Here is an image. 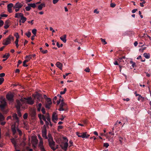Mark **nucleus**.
Masks as SVG:
<instances>
[{
    "mask_svg": "<svg viewBox=\"0 0 151 151\" xmlns=\"http://www.w3.org/2000/svg\"><path fill=\"white\" fill-rule=\"evenodd\" d=\"M57 99V97L56 96H55L54 97L52 101H53V103L54 104H55L56 103L55 101Z\"/></svg>",
    "mask_w": 151,
    "mask_h": 151,
    "instance_id": "c03bdc74",
    "label": "nucleus"
},
{
    "mask_svg": "<svg viewBox=\"0 0 151 151\" xmlns=\"http://www.w3.org/2000/svg\"><path fill=\"white\" fill-rule=\"evenodd\" d=\"M8 11L9 13H12V8H7Z\"/></svg>",
    "mask_w": 151,
    "mask_h": 151,
    "instance_id": "e2e57ef3",
    "label": "nucleus"
},
{
    "mask_svg": "<svg viewBox=\"0 0 151 151\" xmlns=\"http://www.w3.org/2000/svg\"><path fill=\"white\" fill-rule=\"evenodd\" d=\"M5 76V74L4 73H2L0 74V77L2 78L4 76Z\"/></svg>",
    "mask_w": 151,
    "mask_h": 151,
    "instance_id": "680f3d73",
    "label": "nucleus"
},
{
    "mask_svg": "<svg viewBox=\"0 0 151 151\" xmlns=\"http://www.w3.org/2000/svg\"><path fill=\"white\" fill-rule=\"evenodd\" d=\"M32 55H27L26 57H25V58H28V60H29H29L32 58Z\"/></svg>",
    "mask_w": 151,
    "mask_h": 151,
    "instance_id": "c9c22d12",
    "label": "nucleus"
},
{
    "mask_svg": "<svg viewBox=\"0 0 151 151\" xmlns=\"http://www.w3.org/2000/svg\"><path fill=\"white\" fill-rule=\"evenodd\" d=\"M40 51L43 53V54H46L47 53V50H43V49L42 47H40Z\"/></svg>",
    "mask_w": 151,
    "mask_h": 151,
    "instance_id": "c85d7f7f",
    "label": "nucleus"
},
{
    "mask_svg": "<svg viewBox=\"0 0 151 151\" xmlns=\"http://www.w3.org/2000/svg\"><path fill=\"white\" fill-rule=\"evenodd\" d=\"M100 39L101 40V41L104 45H105L107 43V42L106 41L105 39H103L102 38H101Z\"/></svg>",
    "mask_w": 151,
    "mask_h": 151,
    "instance_id": "e433bc0d",
    "label": "nucleus"
},
{
    "mask_svg": "<svg viewBox=\"0 0 151 151\" xmlns=\"http://www.w3.org/2000/svg\"><path fill=\"white\" fill-rule=\"evenodd\" d=\"M59 110L60 111H66L67 109L65 108H63V107H60V108L59 109Z\"/></svg>",
    "mask_w": 151,
    "mask_h": 151,
    "instance_id": "79ce46f5",
    "label": "nucleus"
},
{
    "mask_svg": "<svg viewBox=\"0 0 151 151\" xmlns=\"http://www.w3.org/2000/svg\"><path fill=\"white\" fill-rule=\"evenodd\" d=\"M28 117V114L25 113L23 115V117L24 119H27Z\"/></svg>",
    "mask_w": 151,
    "mask_h": 151,
    "instance_id": "58836bf2",
    "label": "nucleus"
},
{
    "mask_svg": "<svg viewBox=\"0 0 151 151\" xmlns=\"http://www.w3.org/2000/svg\"><path fill=\"white\" fill-rule=\"evenodd\" d=\"M62 149L64 151H66L67 147L68 146V143L67 142H66L63 144V146H60Z\"/></svg>",
    "mask_w": 151,
    "mask_h": 151,
    "instance_id": "9b49d317",
    "label": "nucleus"
},
{
    "mask_svg": "<svg viewBox=\"0 0 151 151\" xmlns=\"http://www.w3.org/2000/svg\"><path fill=\"white\" fill-rule=\"evenodd\" d=\"M4 119V117L3 115L0 113V122H1L0 124L2 125H4L6 124V122H3L2 121Z\"/></svg>",
    "mask_w": 151,
    "mask_h": 151,
    "instance_id": "6e6552de",
    "label": "nucleus"
},
{
    "mask_svg": "<svg viewBox=\"0 0 151 151\" xmlns=\"http://www.w3.org/2000/svg\"><path fill=\"white\" fill-rule=\"evenodd\" d=\"M17 105L16 107L17 109L19 110L20 109V107L22 106L23 104V100L21 99L20 100H16Z\"/></svg>",
    "mask_w": 151,
    "mask_h": 151,
    "instance_id": "39448f33",
    "label": "nucleus"
},
{
    "mask_svg": "<svg viewBox=\"0 0 151 151\" xmlns=\"http://www.w3.org/2000/svg\"><path fill=\"white\" fill-rule=\"evenodd\" d=\"M130 63L131 64H132V66L134 68L135 65V63L132 61H130Z\"/></svg>",
    "mask_w": 151,
    "mask_h": 151,
    "instance_id": "a18cd8bd",
    "label": "nucleus"
},
{
    "mask_svg": "<svg viewBox=\"0 0 151 151\" xmlns=\"http://www.w3.org/2000/svg\"><path fill=\"white\" fill-rule=\"evenodd\" d=\"M14 96L12 94H8L6 95V98L7 99L10 101L13 102Z\"/></svg>",
    "mask_w": 151,
    "mask_h": 151,
    "instance_id": "423d86ee",
    "label": "nucleus"
},
{
    "mask_svg": "<svg viewBox=\"0 0 151 151\" xmlns=\"http://www.w3.org/2000/svg\"><path fill=\"white\" fill-rule=\"evenodd\" d=\"M35 97L39 101H40L41 99H43L42 95L39 93H37L36 94Z\"/></svg>",
    "mask_w": 151,
    "mask_h": 151,
    "instance_id": "f8f14e48",
    "label": "nucleus"
},
{
    "mask_svg": "<svg viewBox=\"0 0 151 151\" xmlns=\"http://www.w3.org/2000/svg\"><path fill=\"white\" fill-rule=\"evenodd\" d=\"M10 23V22L9 20H6L5 21L4 24V28L5 29H7L9 27V25Z\"/></svg>",
    "mask_w": 151,
    "mask_h": 151,
    "instance_id": "2eb2a0df",
    "label": "nucleus"
},
{
    "mask_svg": "<svg viewBox=\"0 0 151 151\" xmlns=\"http://www.w3.org/2000/svg\"><path fill=\"white\" fill-rule=\"evenodd\" d=\"M11 141L12 143L14 145L15 148H16V142L15 140L14 139H11Z\"/></svg>",
    "mask_w": 151,
    "mask_h": 151,
    "instance_id": "c756f323",
    "label": "nucleus"
},
{
    "mask_svg": "<svg viewBox=\"0 0 151 151\" xmlns=\"http://www.w3.org/2000/svg\"><path fill=\"white\" fill-rule=\"evenodd\" d=\"M26 20H27L26 18L24 17L23 16L21 18V20L20 21V22H21L22 23H24L26 21Z\"/></svg>",
    "mask_w": 151,
    "mask_h": 151,
    "instance_id": "b1692460",
    "label": "nucleus"
},
{
    "mask_svg": "<svg viewBox=\"0 0 151 151\" xmlns=\"http://www.w3.org/2000/svg\"><path fill=\"white\" fill-rule=\"evenodd\" d=\"M58 119L57 115H56L55 112H53L52 116V120L55 123H56V122H55V120L57 121Z\"/></svg>",
    "mask_w": 151,
    "mask_h": 151,
    "instance_id": "1a4fd4ad",
    "label": "nucleus"
},
{
    "mask_svg": "<svg viewBox=\"0 0 151 151\" xmlns=\"http://www.w3.org/2000/svg\"><path fill=\"white\" fill-rule=\"evenodd\" d=\"M11 39L14 40V37H12V35H10L6 39L5 42L3 43V44L4 45H6L10 44L11 42Z\"/></svg>",
    "mask_w": 151,
    "mask_h": 151,
    "instance_id": "f03ea898",
    "label": "nucleus"
},
{
    "mask_svg": "<svg viewBox=\"0 0 151 151\" xmlns=\"http://www.w3.org/2000/svg\"><path fill=\"white\" fill-rule=\"evenodd\" d=\"M28 6H29L30 7L33 8H35L36 7V5L35 3H30L28 4Z\"/></svg>",
    "mask_w": 151,
    "mask_h": 151,
    "instance_id": "a878e982",
    "label": "nucleus"
},
{
    "mask_svg": "<svg viewBox=\"0 0 151 151\" xmlns=\"http://www.w3.org/2000/svg\"><path fill=\"white\" fill-rule=\"evenodd\" d=\"M48 140H49L50 139H53V137H52L50 133L48 134Z\"/></svg>",
    "mask_w": 151,
    "mask_h": 151,
    "instance_id": "473e14b6",
    "label": "nucleus"
},
{
    "mask_svg": "<svg viewBox=\"0 0 151 151\" xmlns=\"http://www.w3.org/2000/svg\"><path fill=\"white\" fill-rule=\"evenodd\" d=\"M59 0H53V3L54 4L57 3Z\"/></svg>",
    "mask_w": 151,
    "mask_h": 151,
    "instance_id": "69168bd1",
    "label": "nucleus"
},
{
    "mask_svg": "<svg viewBox=\"0 0 151 151\" xmlns=\"http://www.w3.org/2000/svg\"><path fill=\"white\" fill-rule=\"evenodd\" d=\"M38 142V140L36 138L32 139V143L34 147H35L36 146Z\"/></svg>",
    "mask_w": 151,
    "mask_h": 151,
    "instance_id": "ddd939ff",
    "label": "nucleus"
},
{
    "mask_svg": "<svg viewBox=\"0 0 151 151\" xmlns=\"http://www.w3.org/2000/svg\"><path fill=\"white\" fill-rule=\"evenodd\" d=\"M62 100L61 99H60L58 100L57 101V104H59L60 103V101H61Z\"/></svg>",
    "mask_w": 151,
    "mask_h": 151,
    "instance_id": "338daca9",
    "label": "nucleus"
},
{
    "mask_svg": "<svg viewBox=\"0 0 151 151\" xmlns=\"http://www.w3.org/2000/svg\"><path fill=\"white\" fill-rule=\"evenodd\" d=\"M10 56V54L9 53H6V54L4 55L3 58H6V59H8Z\"/></svg>",
    "mask_w": 151,
    "mask_h": 151,
    "instance_id": "7c9ffc66",
    "label": "nucleus"
},
{
    "mask_svg": "<svg viewBox=\"0 0 151 151\" xmlns=\"http://www.w3.org/2000/svg\"><path fill=\"white\" fill-rule=\"evenodd\" d=\"M41 111L42 112V113L45 114V109L44 108H42L41 109Z\"/></svg>",
    "mask_w": 151,
    "mask_h": 151,
    "instance_id": "5fc2aeb1",
    "label": "nucleus"
},
{
    "mask_svg": "<svg viewBox=\"0 0 151 151\" xmlns=\"http://www.w3.org/2000/svg\"><path fill=\"white\" fill-rule=\"evenodd\" d=\"M42 142L40 141L39 147L41 151H46L42 145Z\"/></svg>",
    "mask_w": 151,
    "mask_h": 151,
    "instance_id": "dca6fc26",
    "label": "nucleus"
},
{
    "mask_svg": "<svg viewBox=\"0 0 151 151\" xmlns=\"http://www.w3.org/2000/svg\"><path fill=\"white\" fill-rule=\"evenodd\" d=\"M48 142L49 147L53 151H55V149L54 148V146H55V142L53 139H50L49 140H48Z\"/></svg>",
    "mask_w": 151,
    "mask_h": 151,
    "instance_id": "f257e3e1",
    "label": "nucleus"
},
{
    "mask_svg": "<svg viewBox=\"0 0 151 151\" xmlns=\"http://www.w3.org/2000/svg\"><path fill=\"white\" fill-rule=\"evenodd\" d=\"M84 71L86 72H90V69L88 68H86L84 70Z\"/></svg>",
    "mask_w": 151,
    "mask_h": 151,
    "instance_id": "4d7b16f0",
    "label": "nucleus"
},
{
    "mask_svg": "<svg viewBox=\"0 0 151 151\" xmlns=\"http://www.w3.org/2000/svg\"><path fill=\"white\" fill-rule=\"evenodd\" d=\"M42 137L45 139H47L48 137L47 136V129L45 125L43 126V129L42 131Z\"/></svg>",
    "mask_w": 151,
    "mask_h": 151,
    "instance_id": "7ed1b4c3",
    "label": "nucleus"
},
{
    "mask_svg": "<svg viewBox=\"0 0 151 151\" xmlns=\"http://www.w3.org/2000/svg\"><path fill=\"white\" fill-rule=\"evenodd\" d=\"M42 119L44 121H46V118L45 117V116L43 115H42Z\"/></svg>",
    "mask_w": 151,
    "mask_h": 151,
    "instance_id": "13d9d810",
    "label": "nucleus"
},
{
    "mask_svg": "<svg viewBox=\"0 0 151 151\" xmlns=\"http://www.w3.org/2000/svg\"><path fill=\"white\" fill-rule=\"evenodd\" d=\"M12 131L13 135H15L16 133V127L15 126H12Z\"/></svg>",
    "mask_w": 151,
    "mask_h": 151,
    "instance_id": "a211bd4d",
    "label": "nucleus"
},
{
    "mask_svg": "<svg viewBox=\"0 0 151 151\" xmlns=\"http://www.w3.org/2000/svg\"><path fill=\"white\" fill-rule=\"evenodd\" d=\"M86 133H83V134H81L80 136H78V137H81L82 138H86Z\"/></svg>",
    "mask_w": 151,
    "mask_h": 151,
    "instance_id": "2f4dec72",
    "label": "nucleus"
},
{
    "mask_svg": "<svg viewBox=\"0 0 151 151\" xmlns=\"http://www.w3.org/2000/svg\"><path fill=\"white\" fill-rule=\"evenodd\" d=\"M22 63V61L20 60H19L18 62V64L17 65V67H18L19 65Z\"/></svg>",
    "mask_w": 151,
    "mask_h": 151,
    "instance_id": "bf43d9fd",
    "label": "nucleus"
},
{
    "mask_svg": "<svg viewBox=\"0 0 151 151\" xmlns=\"http://www.w3.org/2000/svg\"><path fill=\"white\" fill-rule=\"evenodd\" d=\"M13 117L14 119H15L17 122L19 121V118L17 116V115L16 114H13Z\"/></svg>",
    "mask_w": 151,
    "mask_h": 151,
    "instance_id": "5701e85b",
    "label": "nucleus"
},
{
    "mask_svg": "<svg viewBox=\"0 0 151 151\" xmlns=\"http://www.w3.org/2000/svg\"><path fill=\"white\" fill-rule=\"evenodd\" d=\"M17 131L18 132L20 136H21L22 134V132L19 129V128H17Z\"/></svg>",
    "mask_w": 151,
    "mask_h": 151,
    "instance_id": "ea45409f",
    "label": "nucleus"
},
{
    "mask_svg": "<svg viewBox=\"0 0 151 151\" xmlns=\"http://www.w3.org/2000/svg\"><path fill=\"white\" fill-rule=\"evenodd\" d=\"M6 105V103L4 100H2L1 101L0 104V108L3 110L4 109Z\"/></svg>",
    "mask_w": 151,
    "mask_h": 151,
    "instance_id": "0eeeda50",
    "label": "nucleus"
},
{
    "mask_svg": "<svg viewBox=\"0 0 151 151\" xmlns=\"http://www.w3.org/2000/svg\"><path fill=\"white\" fill-rule=\"evenodd\" d=\"M45 3H42L38 6V8L39 10H42V8L43 7H45Z\"/></svg>",
    "mask_w": 151,
    "mask_h": 151,
    "instance_id": "aec40b11",
    "label": "nucleus"
},
{
    "mask_svg": "<svg viewBox=\"0 0 151 151\" xmlns=\"http://www.w3.org/2000/svg\"><path fill=\"white\" fill-rule=\"evenodd\" d=\"M123 121L124 122H126L128 121V119L127 117H125L123 118Z\"/></svg>",
    "mask_w": 151,
    "mask_h": 151,
    "instance_id": "603ef678",
    "label": "nucleus"
},
{
    "mask_svg": "<svg viewBox=\"0 0 151 151\" xmlns=\"http://www.w3.org/2000/svg\"><path fill=\"white\" fill-rule=\"evenodd\" d=\"M47 102L45 105V107L46 108L49 109L50 107V105L52 104L51 99L50 98H48L46 99Z\"/></svg>",
    "mask_w": 151,
    "mask_h": 151,
    "instance_id": "20e7f679",
    "label": "nucleus"
},
{
    "mask_svg": "<svg viewBox=\"0 0 151 151\" xmlns=\"http://www.w3.org/2000/svg\"><path fill=\"white\" fill-rule=\"evenodd\" d=\"M32 32L34 35H35V36H36L37 32V29H33L32 30Z\"/></svg>",
    "mask_w": 151,
    "mask_h": 151,
    "instance_id": "f704fd0d",
    "label": "nucleus"
},
{
    "mask_svg": "<svg viewBox=\"0 0 151 151\" xmlns=\"http://www.w3.org/2000/svg\"><path fill=\"white\" fill-rule=\"evenodd\" d=\"M36 112L35 110H32L31 111V115L32 117L33 118L35 117L36 115Z\"/></svg>",
    "mask_w": 151,
    "mask_h": 151,
    "instance_id": "412c9836",
    "label": "nucleus"
},
{
    "mask_svg": "<svg viewBox=\"0 0 151 151\" xmlns=\"http://www.w3.org/2000/svg\"><path fill=\"white\" fill-rule=\"evenodd\" d=\"M63 139L66 141V142H68V139H67V138L66 137H63Z\"/></svg>",
    "mask_w": 151,
    "mask_h": 151,
    "instance_id": "774afa93",
    "label": "nucleus"
},
{
    "mask_svg": "<svg viewBox=\"0 0 151 151\" xmlns=\"http://www.w3.org/2000/svg\"><path fill=\"white\" fill-rule=\"evenodd\" d=\"M18 16L19 17V18L21 17V18L23 16V14L22 13H18Z\"/></svg>",
    "mask_w": 151,
    "mask_h": 151,
    "instance_id": "3c124183",
    "label": "nucleus"
},
{
    "mask_svg": "<svg viewBox=\"0 0 151 151\" xmlns=\"http://www.w3.org/2000/svg\"><path fill=\"white\" fill-rule=\"evenodd\" d=\"M109 146V144L107 143H105L104 144L103 146L106 148H107Z\"/></svg>",
    "mask_w": 151,
    "mask_h": 151,
    "instance_id": "de8ad7c7",
    "label": "nucleus"
},
{
    "mask_svg": "<svg viewBox=\"0 0 151 151\" xmlns=\"http://www.w3.org/2000/svg\"><path fill=\"white\" fill-rule=\"evenodd\" d=\"M4 81V79L3 78H0V85L2 84Z\"/></svg>",
    "mask_w": 151,
    "mask_h": 151,
    "instance_id": "8fccbe9b",
    "label": "nucleus"
},
{
    "mask_svg": "<svg viewBox=\"0 0 151 151\" xmlns=\"http://www.w3.org/2000/svg\"><path fill=\"white\" fill-rule=\"evenodd\" d=\"M144 56L147 59H149L150 58V54L149 53H145L144 54Z\"/></svg>",
    "mask_w": 151,
    "mask_h": 151,
    "instance_id": "cd10ccee",
    "label": "nucleus"
},
{
    "mask_svg": "<svg viewBox=\"0 0 151 151\" xmlns=\"http://www.w3.org/2000/svg\"><path fill=\"white\" fill-rule=\"evenodd\" d=\"M116 4L113 3H111L110 4V6L111 7L114 8Z\"/></svg>",
    "mask_w": 151,
    "mask_h": 151,
    "instance_id": "052dcab7",
    "label": "nucleus"
},
{
    "mask_svg": "<svg viewBox=\"0 0 151 151\" xmlns=\"http://www.w3.org/2000/svg\"><path fill=\"white\" fill-rule=\"evenodd\" d=\"M18 41H19L18 39H16V41L15 42V43L16 44V46L17 48H18L19 46V45L18 44Z\"/></svg>",
    "mask_w": 151,
    "mask_h": 151,
    "instance_id": "72a5a7b5",
    "label": "nucleus"
},
{
    "mask_svg": "<svg viewBox=\"0 0 151 151\" xmlns=\"http://www.w3.org/2000/svg\"><path fill=\"white\" fill-rule=\"evenodd\" d=\"M13 6V4L12 3H10L7 5V8H12Z\"/></svg>",
    "mask_w": 151,
    "mask_h": 151,
    "instance_id": "a19ab883",
    "label": "nucleus"
},
{
    "mask_svg": "<svg viewBox=\"0 0 151 151\" xmlns=\"http://www.w3.org/2000/svg\"><path fill=\"white\" fill-rule=\"evenodd\" d=\"M137 96H138V101H143L145 99V98L142 97L140 95H137Z\"/></svg>",
    "mask_w": 151,
    "mask_h": 151,
    "instance_id": "4be33fe9",
    "label": "nucleus"
},
{
    "mask_svg": "<svg viewBox=\"0 0 151 151\" xmlns=\"http://www.w3.org/2000/svg\"><path fill=\"white\" fill-rule=\"evenodd\" d=\"M31 34V33L29 31H28V32L27 33H25L26 35L28 37H30Z\"/></svg>",
    "mask_w": 151,
    "mask_h": 151,
    "instance_id": "4c0bfd02",
    "label": "nucleus"
},
{
    "mask_svg": "<svg viewBox=\"0 0 151 151\" xmlns=\"http://www.w3.org/2000/svg\"><path fill=\"white\" fill-rule=\"evenodd\" d=\"M4 24V22L2 20H0V27L2 26Z\"/></svg>",
    "mask_w": 151,
    "mask_h": 151,
    "instance_id": "864d4df0",
    "label": "nucleus"
},
{
    "mask_svg": "<svg viewBox=\"0 0 151 151\" xmlns=\"http://www.w3.org/2000/svg\"><path fill=\"white\" fill-rule=\"evenodd\" d=\"M22 5L21 3L17 2L16 3L15 5L13 6V8H14L20 9L22 7Z\"/></svg>",
    "mask_w": 151,
    "mask_h": 151,
    "instance_id": "4468645a",
    "label": "nucleus"
},
{
    "mask_svg": "<svg viewBox=\"0 0 151 151\" xmlns=\"http://www.w3.org/2000/svg\"><path fill=\"white\" fill-rule=\"evenodd\" d=\"M119 141L121 143H122V140H124L125 139V138L122 137H119Z\"/></svg>",
    "mask_w": 151,
    "mask_h": 151,
    "instance_id": "49530a36",
    "label": "nucleus"
},
{
    "mask_svg": "<svg viewBox=\"0 0 151 151\" xmlns=\"http://www.w3.org/2000/svg\"><path fill=\"white\" fill-rule=\"evenodd\" d=\"M56 65L57 67L60 70L62 69V65L60 62H57L56 64Z\"/></svg>",
    "mask_w": 151,
    "mask_h": 151,
    "instance_id": "6ab92c4d",
    "label": "nucleus"
},
{
    "mask_svg": "<svg viewBox=\"0 0 151 151\" xmlns=\"http://www.w3.org/2000/svg\"><path fill=\"white\" fill-rule=\"evenodd\" d=\"M29 61V60H24L23 63V66L24 67H27L28 65L26 64V63Z\"/></svg>",
    "mask_w": 151,
    "mask_h": 151,
    "instance_id": "393cba45",
    "label": "nucleus"
},
{
    "mask_svg": "<svg viewBox=\"0 0 151 151\" xmlns=\"http://www.w3.org/2000/svg\"><path fill=\"white\" fill-rule=\"evenodd\" d=\"M27 103L31 105H32L34 103V101L33 100L31 97H29L27 99Z\"/></svg>",
    "mask_w": 151,
    "mask_h": 151,
    "instance_id": "9d476101",
    "label": "nucleus"
},
{
    "mask_svg": "<svg viewBox=\"0 0 151 151\" xmlns=\"http://www.w3.org/2000/svg\"><path fill=\"white\" fill-rule=\"evenodd\" d=\"M145 3V1H143L142 2V3H140V6H141L142 7H143L144 6V5H143V4H144Z\"/></svg>",
    "mask_w": 151,
    "mask_h": 151,
    "instance_id": "6e6d98bb",
    "label": "nucleus"
},
{
    "mask_svg": "<svg viewBox=\"0 0 151 151\" xmlns=\"http://www.w3.org/2000/svg\"><path fill=\"white\" fill-rule=\"evenodd\" d=\"M0 16L1 17H7L8 15L6 14H1Z\"/></svg>",
    "mask_w": 151,
    "mask_h": 151,
    "instance_id": "0e129e2a",
    "label": "nucleus"
},
{
    "mask_svg": "<svg viewBox=\"0 0 151 151\" xmlns=\"http://www.w3.org/2000/svg\"><path fill=\"white\" fill-rule=\"evenodd\" d=\"M66 105V104L65 103L63 102V100L62 99L61 101V103L60 105V107H63L65 106Z\"/></svg>",
    "mask_w": 151,
    "mask_h": 151,
    "instance_id": "bb28decb",
    "label": "nucleus"
},
{
    "mask_svg": "<svg viewBox=\"0 0 151 151\" xmlns=\"http://www.w3.org/2000/svg\"><path fill=\"white\" fill-rule=\"evenodd\" d=\"M46 119H47V120L49 122H50V116H49V115H48L47 116Z\"/></svg>",
    "mask_w": 151,
    "mask_h": 151,
    "instance_id": "09e8293b",
    "label": "nucleus"
},
{
    "mask_svg": "<svg viewBox=\"0 0 151 151\" xmlns=\"http://www.w3.org/2000/svg\"><path fill=\"white\" fill-rule=\"evenodd\" d=\"M31 9V8L29 6H27L25 7L26 10L27 11H29Z\"/></svg>",
    "mask_w": 151,
    "mask_h": 151,
    "instance_id": "37998d69",
    "label": "nucleus"
},
{
    "mask_svg": "<svg viewBox=\"0 0 151 151\" xmlns=\"http://www.w3.org/2000/svg\"><path fill=\"white\" fill-rule=\"evenodd\" d=\"M66 35H64L63 36L60 37V39L64 42L65 43L66 42Z\"/></svg>",
    "mask_w": 151,
    "mask_h": 151,
    "instance_id": "f3484780",
    "label": "nucleus"
}]
</instances>
